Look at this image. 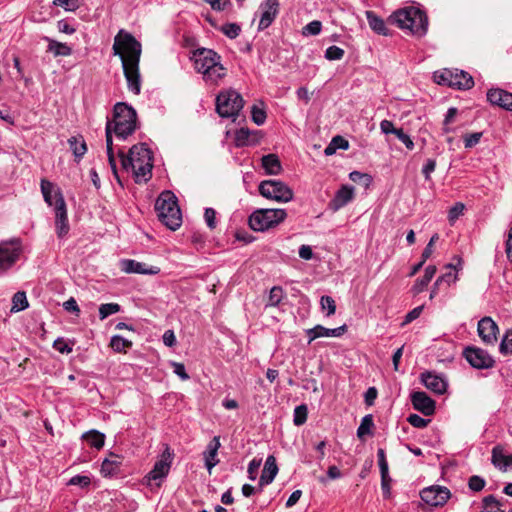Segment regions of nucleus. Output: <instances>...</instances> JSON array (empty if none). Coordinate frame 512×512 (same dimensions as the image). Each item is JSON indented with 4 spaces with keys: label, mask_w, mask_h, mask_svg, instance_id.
<instances>
[{
    "label": "nucleus",
    "mask_w": 512,
    "mask_h": 512,
    "mask_svg": "<svg viewBox=\"0 0 512 512\" xmlns=\"http://www.w3.org/2000/svg\"><path fill=\"white\" fill-rule=\"evenodd\" d=\"M250 131L245 128H241L236 131L235 144L238 147H243L249 144Z\"/></svg>",
    "instance_id": "8fccbe9b"
},
{
    "label": "nucleus",
    "mask_w": 512,
    "mask_h": 512,
    "mask_svg": "<svg viewBox=\"0 0 512 512\" xmlns=\"http://www.w3.org/2000/svg\"><path fill=\"white\" fill-rule=\"evenodd\" d=\"M260 19L258 31H263L270 27L280 12V3L278 0H263L259 5Z\"/></svg>",
    "instance_id": "4468645a"
},
{
    "label": "nucleus",
    "mask_w": 512,
    "mask_h": 512,
    "mask_svg": "<svg viewBox=\"0 0 512 512\" xmlns=\"http://www.w3.org/2000/svg\"><path fill=\"white\" fill-rule=\"evenodd\" d=\"M220 437L215 436L213 439L209 442L207 445V449L204 452V460H205V466L210 472L213 467H215L219 460L217 457V452L220 447Z\"/></svg>",
    "instance_id": "393cba45"
},
{
    "label": "nucleus",
    "mask_w": 512,
    "mask_h": 512,
    "mask_svg": "<svg viewBox=\"0 0 512 512\" xmlns=\"http://www.w3.org/2000/svg\"><path fill=\"white\" fill-rule=\"evenodd\" d=\"M91 480L88 476L76 475L69 480L70 485L81 486L82 488L89 486Z\"/></svg>",
    "instance_id": "0e129e2a"
},
{
    "label": "nucleus",
    "mask_w": 512,
    "mask_h": 512,
    "mask_svg": "<svg viewBox=\"0 0 512 512\" xmlns=\"http://www.w3.org/2000/svg\"><path fill=\"white\" fill-rule=\"evenodd\" d=\"M120 269L128 274L156 275L160 272L159 267L148 266L147 264L134 259H122L120 261Z\"/></svg>",
    "instance_id": "f3484780"
},
{
    "label": "nucleus",
    "mask_w": 512,
    "mask_h": 512,
    "mask_svg": "<svg viewBox=\"0 0 512 512\" xmlns=\"http://www.w3.org/2000/svg\"><path fill=\"white\" fill-rule=\"evenodd\" d=\"M477 332L481 340L487 345H494L498 340V325L489 316H485L478 321Z\"/></svg>",
    "instance_id": "dca6fc26"
},
{
    "label": "nucleus",
    "mask_w": 512,
    "mask_h": 512,
    "mask_svg": "<svg viewBox=\"0 0 512 512\" xmlns=\"http://www.w3.org/2000/svg\"><path fill=\"white\" fill-rule=\"evenodd\" d=\"M321 29V22L314 20L303 27V35H318L321 32Z\"/></svg>",
    "instance_id": "5fc2aeb1"
},
{
    "label": "nucleus",
    "mask_w": 512,
    "mask_h": 512,
    "mask_svg": "<svg viewBox=\"0 0 512 512\" xmlns=\"http://www.w3.org/2000/svg\"><path fill=\"white\" fill-rule=\"evenodd\" d=\"M164 446L160 459L155 462L153 469L143 478V484L148 486L151 491L158 490L162 486L163 480L170 471L174 452L168 444Z\"/></svg>",
    "instance_id": "6e6552de"
},
{
    "label": "nucleus",
    "mask_w": 512,
    "mask_h": 512,
    "mask_svg": "<svg viewBox=\"0 0 512 512\" xmlns=\"http://www.w3.org/2000/svg\"><path fill=\"white\" fill-rule=\"evenodd\" d=\"M136 125L137 114L135 109L124 102L116 103L113 109V119L107 121L105 133L108 163L119 184H121V181L114 156L112 135L114 134L117 139L124 141L135 132Z\"/></svg>",
    "instance_id": "f03ea898"
},
{
    "label": "nucleus",
    "mask_w": 512,
    "mask_h": 512,
    "mask_svg": "<svg viewBox=\"0 0 512 512\" xmlns=\"http://www.w3.org/2000/svg\"><path fill=\"white\" fill-rule=\"evenodd\" d=\"M204 219L207 224V226L213 230L216 228L217 222H216V211L213 208H206L204 212Z\"/></svg>",
    "instance_id": "052dcab7"
},
{
    "label": "nucleus",
    "mask_w": 512,
    "mask_h": 512,
    "mask_svg": "<svg viewBox=\"0 0 512 512\" xmlns=\"http://www.w3.org/2000/svg\"><path fill=\"white\" fill-rule=\"evenodd\" d=\"M463 356L475 369H490L495 365V360L490 354H463Z\"/></svg>",
    "instance_id": "b1692460"
},
{
    "label": "nucleus",
    "mask_w": 512,
    "mask_h": 512,
    "mask_svg": "<svg viewBox=\"0 0 512 512\" xmlns=\"http://www.w3.org/2000/svg\"><path fill=\"white\" fill-rule=\"evenodd\" d=\"M258 190L263 197L283 203L291 201L294 195L292 189L280 180H264Z\"/></svg>",
    "instance_id": "9b49d317"
},
{
    "label": "nucleus",
    "mask_w": 512,
    "mask_h": 512,
    "mask_svg": "<svg viewBox=\"0 0 512 512\" xmlns=\"http://www.w3.org/2000/svg\"><path fill=\"white\" fill-rule=\"evenodd\" d=\"M53 347L58 352H72L73 343H71L69 340H65L63 338H58L54 341Z\"/></svg>",
    "instance_id": "4d7b16f0"
},
{
    "label": "nucleus",
    "mask_w": 512,
    "mask_h": 512,
    "mask_svg": "<svg viewBox=\"0 0 512 512\" xmlns=\"http://www.w3.org/2000/svg\"><path fill=\"white\" fill-rule=\"evenodd\" d=\"M434 79L440 85L455 87L460 90H467L474 86L472 76L463 70L445 69L442 72H435Z\"/></svg>",
    "instance_id": "9d476101"
},
{
    "label": "nucleus",
    "mask_w": 512,
    "mask_h": 512,
    "mask_svg": "<svg viewBox=\"0 0 512 512\" xmlns=\"http://www.w3.org/2000/svg\"><path fill=\"white\" fill-rule=\"evenodd\" d=\"M55 6L63 7L66 11H75L79 8V0H54Z\"/></svg>",
    "instance_id": "6e6d98bb"
},
{
    "label": "nucleus",
    "mask_w": 512,
    "mask_h": 512,
    "mask_svg": "<svg viewBox=\"0 0 512 512\" xmlns=\"http://www.w3.org/2000/svg\"><path fill=\"white\" fill-rule=\"evenodd\" d=\"M347 330V326L344 324L340 327L329 329L321 325H316L312 329L307 330L309 342L319 337H339L343 335Z\"/></svg>",
    "instance_id": "412c9836"
},
{
    "label": "nucleus",
    "mask_w": 512,
    "mask_h": 512,
    "mask_svg": "<svg viewBox=\"0 0 512 512\" xmlns=\"http://www.w3.org/2000/svg\"><path fill=\"white\" fill-rule=\"evenodd\" d=\"M266 112L264 110V108L262 107H259L257 105H253L252 108H251V118H252V121L260 126V125H263L266 121Z\"/></svg>",
    "instance_id": "a18cd8bd"
},
{
    "label": "nucleus",
    "mask_w": 512,
    "mask_h": 512,
    "mask_svg": "<svg viewBox=\"0 0 512 512\" xmlns=\"http://www.w3.org/2000/svg\"><path fill=\"white\" fill-rule=\"evenodd\" d=\"M113 53L120 57L128 90L135 95L141 92L139 70L141 43L129 32L121 29L114 38Z\"/></svg>",
    "instance_id": "f257e3e1"
},
{
    "label": "nucleus",
    "mask_w": 512,
    "mask_h": 512,
    "mask_svg": "<svg viewBox=\"0 0 512 512\" xmlns=\"http://www.w3.org/2000/svg\"><path fill=\"white\" fill-rule=\"evenodd\" d=\"M377 457H378V464H379V468H380V474L385 475V473H388L389 468H388V463L386 460V454H385L384 449H382V448L378 449Z\"/></svg>",
    "instance_id": "680f3d73"
},
{
    "label": "nucleus",
    "mask_w": 512,
    "mask_h": 512,
    "mask_svg": "<svg viewBox=\"0 0 512 512\" xmlns=\"http://www.w3.org/2000/svg\"><path fill=\"white\" fill-rule=\"evenodd\" d=\"M308 408L305 404L299 405L294 409L293 422L296 426H301L307 421Z\"/></svg>",
    "instance_id": "c03bdc74"
},
{
    "label": "nucleus",
    "mask_w": 512,
    "mask_h": 512,
    "mask_svg": "<svg viewBox=\"0 0 512 512\" xmlns=\"http://www.w3.org/2000/svg\"><path fill=\"white\" fill-rule=\"evenodd\" d=\"M82 438L88 442L91 447L101 449L105 443V435L97 430H90L83 434Z\"/></svg>",
    "instance_id": "72a5a7b5"
},
{
    "label": "nucleus",
    "mask_w": 512,
    "mask_h": 512,
    "mask_svg": "<svg viewBox=\"0 0 512 512\" xmlns=\"http://www.w3.org/2000/svg\"><path fill=\"white\" fill-rule=\"evenodd\" d=\"M507 456L508 455L504 454L502 447L495 446L492 449L491 461L496 468L502 471H506Z\"/></svg>",
    "instance_id": "c9c22d12"
},
{
    "label": "nucleus",
    "mask_w": 512,
    "mask_h": 512,
    "mask_svg": "<svg viewBox=\"0 0 512 512\" xmlns=\"http://www.w3.org/2000/svg\"><path fill=\"white\" fill-rule=\"evenodd\" d=\"M286 216L285 209H258L249 216L248 224L252 230L263 232L283 222Z\"/></svg>",
    "instance_id": "1a4fd4ad"
},
{
    "label": "nucleus",
    "mask_w": 512,
    "mask_h": 512,
    "mask_svg": "<svg viewBox=\"0 0 512 512\" xmlns=\"http://www.w3.org/2000/svg\"><path fill=\"white\" fill-rule=\"evenodd\" d=\"M320 304H321L322 310L327 311V316H331L335 313L336 303H335V300L331 296H328V295L322 296L320 299Z\"/></svg>",
    "instance_id": "de8ad7c7"
},
{
    "label": "nucleus",
    "mask_w": 512,
    "mask_h": 512,
    "mask_svg": "<svg viewBox=\"0 0 512 512\" xmlns=\"http://www.w3.org/2000/svg\"><path fill=\"white\" fill-rule=\"evenodd\" d=\"M486 481L478 476L473 475L468 480V487L474 492H480L485 487Z\"/></svg>",
    "instance_id": "603ef678"
},
{
    "label": "nucleus",
    "mask_w": 512,
    "mask_h": 512,
    "mask_svg": "<svg viewBox=\"0 0 512 512\" xmlns=\"http://www.w3.org/2000/svg\"><path fill=\"white\" fill-rule=\"evenodd\" d=\"M190 59L195 70L202 74L203 80L208 84H218L226 76V68L222 65V57L209 48H197L191 52Z\"/></svg>",
    "instance_id": "20e7f679"
},
{
    "label": "nucleus",
    "mask_w": 512,
    "mask_h": 512,
    "mask_svg": "<svg viewBox=\"0 0 512 512\" xmlns=\"http://www.w3.org/2000/svg\"><path fill=\"white\" fill-rule=\"evenodd\" d=\"M354 196V188L343 185L335 194L331 204L334 210H338L347 205Z\"/></svg>",
    "instance_id": "a878e982"
},
{
    "label": "nucleus",
    "mask_w": 512,
    "mask_h": 512,
    "mask_svg": "<svg viewBox=\"0 0 512 512\" xmlns=\"http://www.w3.org/2000/svg\"><path fill=\"white\" fill-rule=\"evenodd\" d=\"M68 144H69V147H70L71 151L73 152L74 156L77 159H81L85 155V153L87 152V145H86V142H85V140H84V138L82 136L70 137L68 139Z\"/></svg>",
    "instance_id": "2f4dec72"
},
{
    "label": "nucleus",
    "mask_w": 512,
    "mask_h": 512,
    "mask_svg": "<svg viewBox=\"0 0 512 512\" xmlns=\"http://www.w3.org/2000/svg\"><path fill=\"white\" fill-rule=\"evenodd\" d=\"M465 206L461 202H457L454 206H452L448 212V220L453 223L457 220L464 212Z\"/></svg>",
    "instance_id": "864d4df0"
},
{
    "label": "nucleus",
    "mask_w": 512,
    "mask_h": 512,
    "mask_svg": "<svg viewBox=\"0 0 512 512\" xmlns=\"http://www.w3.org/2000/svg\"><path fill=\"white\" fill-rule=\"evenodd\" d=\"M110 346L113 352H125L132 347V342L122 336L115 335L111 338Z\"/></svg>",
    "instance_id": "58836bf2"
},
{
    "label": "nucleus",
    "mask_w": 512,
    "mask_h": 512,
    "mask_svg": "<svg viewBox=\"0 0 512 512\" xmlns=\"http://www.w3.org/2000/svg\"><path fill=\"white\" fill-rule=\"evenodd\" d=\"M437 268L435 265H428L425 268L424 275L418 278L413 285V292L419 294L425 290L432 278L435 276Z\"/></svg>",
    "instance_id": "7c9ffc66"
},
{
    "label": "nucleus",
    "mask_w": 512,
    "mask_h": 512,
    "mask_svg": "<svg viewBox=\"0 0 512 512\" xmlns=\"http://www.w3.org/2000/svg\"><path fill=\"white\" fill-rule=\"evenodd\" d=\"M487 100L492 105L499 106L507 111H512V93L504 89H489L487 92Z\"/></svg>",
    "instance_id": "6ab92c4d"
},
{
    "label": "nucleus",
    "mask_w": 512,
    "mask_h": 512,
    "mask_svg": "<svg viewBox=\"0 0 512 512\" xmlns=\"http://www.w3.org/2000/svg\"><path fill=\"white\" fill-rule=\"evenodd\" d=\"M457 264H447L446 269L448 271L437 278L436 280V286H442L443 284L446 285V288H448L452 283H455L458 279L457 271L462 269V259L460 257L456 258Z\"/></svg>",
    "instance_id": "5701e85b"
},
{
    "label": "nucleus",
    "mask_w": 512,
    "mask_h": 512,
    "mask_svg": "<svg viewBox=\"0 0 512 512\" xmlns=\"http://www.w3.org/2000/svg\"><path fill=\"white\" fill-rule=\"evenodd\" d=\"M366 18L369 24V27L377 34L387 36L389 35V30L386 27L385 21L379 17L373 11H366Z\"/></svg>",
    "instance_id": "c85d7f7f"
},
{
    "label": "nucleus",
    "mask_w": 512,
    "mask_h": 512,
    "mask_svg": "<svg viewBox=\"0 0 512 512\" xmlns=\"http://www.w3.org/2000/svg\"><path fill=\"white\" fill-rule=\"evenodd\" d=\"M449 489L443 486H431L424 488L420 492L421 499L428 505L438 507L443 506L450 498Z\"/></svg>",
    "instance_id": "2eb2a0df"
},
{
    "label": "nucleus",
    "mask_w": 512,
    "mask_h": 512,
    "mask_svg": "<svg viewBox=\"0 0 512 512\" xmlns=\"http://www.w3.org/2000/svg\"><path fill=\"white\" fill-rule=\"evenodd\" d=\"M284 297V291L280 286H274L271 288L267 306H277Z\"/></svg>",
    "instance_id": "37998d69"
},
{
    "label": "nucleus",
    "mask_w": 512,
    "mask_h": 512,
    "mask_svg": "<svg viewBox=\"0 0 512 512\" xmlns=\"http://www.w3.org/2000/svg\"><path fill=\"white\" fill-rule=\"evenodd\" d=\"M155 210L166 227L176 230L181 226L182 215L176 196L171 191L162 192L156 200Z\"/></svg>",
    "instance_id": "423d86ee"
},
{
    "label": "nucleus",
    "mask_w": 512,
    "mask_h": 512,
    "mask_svg": "<svg viewBox=\"0 0 512 512\" xmlns=\"http://www.w3.org/2000/svg\"><path fill=\"white\" fill-rule=\"evenodd\" d=\"M499 352H512V329L505 331L500 342Z\"/></svg>",
    "instance_id": "3c124183"
},
{
    "label": "nucleus",
    "mask_w": 512,
    "mask_h": 512,
    "mask_svg": "<svg viewBox=\"0 0 512 512\" xmlns=\"http://www.w3.org/2000/svg\"><path fill=\"white\" fill-rule=\"evenodd\" d=\"M395 136L405 145L408 150L414 149V142L410 136L403 131V129L399 128V131H397Z\"/></svg>",
    "instance_id": "e2e57ef3"
},
{
    "label": "nucleus",
    "mask_w": 512,
    "mask_h": 512,
    "mask_svg": "<svg viewBox=\"0 0 512 512\" xmlns=\"http://www.w3.org/2000/svg\"><path fill=\"white\" fill-rule=\"evenodd\" d=\"M413 408L425 416L435 413V401L423 391H415L411 394Z\"/></svg>",
    "instance_id": "a211bd4d"
},
{
    "label": "nucleus",
    "mask_w": 512,
    "mask_h": 512,
    "mask_svg": "<svg viewBox=\"0 0 512 512\" xmlns=\"http://www.w3.org/2000/svg\"><path fill=\"white\" fill-rule=\"evenodd\" d=\"M345 54V51L335 45L328 47L325 51V58L330 61L341 60Z\"/></svg>",
    "instance_id": "09e8293b"
},
{
    "label": "nucleus",
    "mask_w": 512,
    "mask_h": 512,
    "mask_svg": "<svg viewBox=\"0 0 512 512\" xmlns=\"http://www.w3.org/2000/svg\"><path fill=\"white\" fill-rule=\"evenodd\" d=\"M380 129H381V132L384 133V134H394L396 135L397 134V131H399V128H395L394 127V124L392 121L390 120H382L380 122Z\"/></svg>",
    "instance_id": "69168bd1"
},
{
    "label": "nucleus",
    "mask_w": 512,
    "mask_h": 512,
    "mask_svg": "<svg viewBox=\"0 0 512 512\" xmlns=\"http://www.w3.org/2000/svg\"><path fill=\"white\" fill-rule=\"evenodd\" d=\"M482 505L484 508L483 512H504V510L501 509L502 503L497 500L494 495L484 497Z\"/></svg>",
    "instance_id": "ea45409f"
},
{
    "label": "nucleus",
    "mask_w": 512,
    "mask_h": 512,
    "mask_svg": "<svg viewBox=\"0 0 512 512\" xmlns=\"http://www.w3.org/2000/svg\"><path fill=\"white\" fill-rule=\"evenodd\" d=\"M349 179L355 183L362 184L365 188H368L372 183V177L369 174L359 171H352L349 174Z\"/></svg>",
    "instance_id": "79ce46f5"
},
{
    "label": "nucleus",
    "mask_w": 512,
    "mask_h": 512,
    "mask_svg": "<svg viewBox=\"0 0 512 512\" xmlns=\"http://www.w3.org/2000/svg\"><path fill=\"white\" fill-rule=\"evenodd\" d=\"M22 251L21 241L13 239L0 243V275L11 269L20 257Z\"/></svg>",
    "instance_id": "f8f14e48"
},
{
    "label": "nucleus",
    "mask_w": 512,
    "mask_h": 512,
    "mask_svg": "<svg viewBox=\"0 0 512 512\" xmlns=\"http://www.w3.org/2000/svg\"><path fill=\"white\" fill-rule=\"evenodd\" d=\"M171 366L173 367V372L180 377L181 380L186 381L190 377L185 371L184 364L178 362H171Z\"/></svg>",
    "instance_id": "338daca9"
},
{
    "label": "nucleus",
    "mask_w": 512,
    "mask_h": 512,
    "mask_svg": "<svg viewBox=\"0 0 512 512\" xmlns=\"http://www.w3.org/2000/svg\"><path fill=\"white\" fill-rule=\"evenodd\" d=\"M222 33L230 39H235L241 32V27L236 23H226L221 27Z\"/></svg>",
    "instance_id": "49530a36"
},
{
    "label": "nucleus",
    "mask_w": 512,
    "mask_h": 512,
    "mask_svg": "<svg viewBox=\"0 0 512 512\" xmlns=\"http://www.w3.org/2000/svg\"><path fill=\"white\" fill-rule=\"evenodd\" d=\"M435 168H436V160L428 159L422 168V173L426 180L431 179L430 175H431V173H433L435 171Z\"/></svg>",
    "instance_id": "774afa93"
},
{
    "label": "nucleus",
    "mask_w": 512,
    "mask_h": 512,
    "mask_svg": "<svg viewBox=\"0 0 512 512\" xmlns=\"http://www.w3.org/2000/svg\"><path fill=\"white\" fill-rule=\"evenodd\" d=\"M482 138V132H474L471 134H467L464 137V146L465 148H472L476 146Z\"/></svg>",
    "instance_id": "bf43d9fd"
},
{
    "label": "nucleus",
    "mask_w": 512,
    "mask_h": 512,
    "mask_svg": "<svg viewBox=\"0 0 512 512\" xmlns=\"http://www.w3.org/2000/svg\"><path fill=\"white\" fill-rule=\"evenodd\" d=\"M28 300L24 291L16 292L12 297L11 312H20L28 308Z\"/></svg>",
    "instance_id": "e433bc0d"
},
{
    "label": "nucleus",
    "mask_w": 512,
    "mask_h": 512,
    "mask_svg": "<svg viewBox=\"0 0 512 512\" xmlns=\"http://www.w3.org/2000/svg\"><path fill=\"white\" fill-rule=\"evenodd\" d=\"M278 473V466L274 456L270 455L265 461V465L260 477L259 486L262 488L265 485L272 483Z\"/></svg>",
    "instance_id": "4be33fe9"
},
{
    "label": "nucleus",
    "mask_w": 512,
    "mask_h": 512,
    "mask_svg": "<svg viewBox=\"0 0 512 512\" xmlns=\"http://www.w3.org/2000/svg\"><path fill=\"white\" fill-rule=\"evenodd\" d=\"M40 186H41V192H42L45 202L49 206H52V205L55 206L56 196H55V194L54 195L52 194L53 189H54L53 183L46 179H42Z\"/></svg>",
    "instance_id": "4c0bfd02"
},
{
    "label": "nucleus",
    "mask_w": 512,
    "mask_h": 512,
    "mask_svg": "<svg viewBox=\"0 0 512 512\" xmlns=\"http://www.w3.org/2000/svg\"><path fill=\"white\" fill-rule=\"evenodd\" d=\"M374 428L373 416L371 414L365 415L357 429V437L364 440L366 435H372Z\"/></svg>",
    "instance_id": "f704fd0d"
},
{
    "label": "nucleus",
    "mask_w": 512,
    "mask_h": 512,
    "mask_svg": "<svg viewBox=\"0 0 512 512\" xmlns=\"http://www.w3.org/2000/svg\"><path fill=\"white\" fill-rule=\"evenodd\" d=\"M121 310V306L117 303H105L99 307V318L104 320L112 314H116Z\"/></svg>",
    "instance_id": "a19ab883"
},
{
    "label": "nucleus",
    "mask_w": 512,
    "mask_h": 512,
    "mask_svg": "<svg viewBox=\"0 0 512 512\" xmlns=\"http://www.w3.org/2000/svg\"><path fill=\"white\" fill-rule=\"evenodd\" d=\"M243 106L241 94L234 89L222 90L216 96L215 110L221 118H231L235 121Z\"/></svg>",
    "instance_id": "0eeeda50"
},
{
    "label": "nucleus",
    "mask_w": 512,
    "mask_h": 512,
    "mask_svg": "<svg viewBox=\"0 0 512 512\" xmlns=\"http://www.w3.org/2000/svg\"><path fill=\"white\" fill-rule=\"evenodd\" d=\"M117 154L121 167L125 171H132L136 183H146L152 177L153 153L146 144H136L129 149L126 155L122 148Z\"/></svg>",
    "instance_id": "7ed1b4c3"
},
{
    "label": "nucleus",
    "mask_w": 512,
    "mask_h": 512,
    "mask_svg": "<svg viewBox=\"0 0 512 512\" xmlns=\"http://www.w3.org/2000/svg\"><path fill=\"white\" fill-rule=\"evenodd\" d=\"M55 196V229L58 238L62 239L67 236L70 226L68 223L66 203L59 189L55 191Z\"/></svg>",
    "instance_id": "ddd939ff"
},
{
    "label": "nucleus",
    "mask_w": 512,
    "mask_h": 512,
    "mask_svg": "<svg viewBox=\"0 0 512 512\" xmlns=\"http://www.w3.org/2000/svg\"><path fill=\"white\" fill-rule=\"evenodd\" d=\"M407 421L409 424L416 428H425L430 422L429 419H424L418 414H410L407 418Z\"/></svg>",
    "instance_id": "13d9d810"
},
{
    "label": "nucleus",
    "mask_w": 512,
    "mask_h": 512,
    "mask_svg": "<svg viewBox=\"0 0 512 512\" xmlns=\"http://www.w3.org/2000/svg\"><path fill=\"white\" fill-rule=\"evenodd\" d=\"M122 458L119 455L110 453L109 457L104 459L101 466V473L103 476L108 477L117 474L120 471Z\"/></svg>",
    "instance_id": "bb28decb"
},
{
    "label": "nucleus",
    "mask_w": 512,
    "mask_h": 512,
    "mask_svg": "<svg viewBox=\"0 0 512 512\" xmlns=\"http://www.w3.org/2000/svg\"><path fill=\"white\" fill-rule=\"evenodd\" d=\"M421 381L427 389L436 394L442 395L447 390L445 380L430 371H425L421 374Z\"/></svg>",
    "instance_id": "aec40b11"
},
{
    "label": "nucleus",
    "mask_w": 512,
    "mask_h": 512,
    "mask_svg": "<svg viewBox=\"0 0 512 512\" xmlns=\"http://www.w3.org/2000/svg\"><path fill=\"white\" fill-rule=\"evenodd\" d=\"M262 167L268 175H278L282 171V165L276 154L264 155L261 159Z\"/></svg>",
    "instance_id": "cd10ccee"
},
{
    "label": "nucleus",
    "mask_w": 512,
    "mask_h": 512,
    "mask_svg": "<svg viewBox=\"0 0 512 512\" xmlns=\"http://www.w3.org/2000/svg\"><path fill=\"white\" fill-rule=\"evenodd\" d=\"M43 40L48 42L47 52L52 53L55 57L70 56L72 49L66 43L56 41L50 37L44 36Z\"/></svg>",
    "instance_id": "c756f323"
},
{
    "label": "nucleus",
    "mask_w": 512,
    "mask_h": 512,
    "mask_svg": "<svg viewBox=\"0 0 512 512\" xmlns=\"http://www.w3.org/2000/svg\"><path fill=\"white\" fill-rule=\"evenodd\" d=\"M349 148V142L344 137L336 135L332 138L330 143L326 146L324 153L327 156L333 155L338 149L347 150Z\"/></svg>",
    "instance_id": "473e14b6"
},
{
    "label": "nucleus",
    "mask_w": 512,
    "mask_h": 512,
    "mask_svg": "<svg viewBox=\"0 0 512 512\" xmlns=\"http://www.w3.org/2000/svg\"><path fill=\"white\" fill-rule=\"evenodd\" d=\"M388 21L402 30H408L417 37L424 36L428 30V17L426 13L413 6L393 12Z\"/></svg>",
    "instance_id": "39448f33"
}]
</instances>
